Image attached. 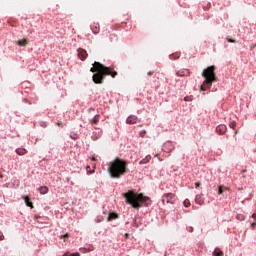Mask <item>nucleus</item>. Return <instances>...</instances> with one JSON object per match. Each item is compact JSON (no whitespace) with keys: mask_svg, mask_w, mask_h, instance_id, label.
Instances as JSON below:
<instances>
[{"mask_svg":"<svg viewBox=\"0 0 256 256\" xmlns=\"http://www.w3.org/2000/svg\"><path fill=\"white\" fill-rule=\"evenodd\" d=\"M90 71L91 73H94L92 76V81L96 85H103V81H105L106 75H110V77H112L113 79L117 77V71L97 61L93 63V67L90 68Z\"/></svg>","mask_w":256,"mask_h":256,"instance_id":"nucleus-1","label":"nucleus"},{"mask_svg":"<svg viewBox=\"0 0 256 256\" xmlns=\"http://www.w3.org/2000/svg\"><path fill=\"white\" fill-rule=\"evenodd\" d=\"M108 173L112 179H121L129 173V162L119 157L115 158L109 163Z\"/></svg>","mask_w":256,"mask_h":256,"instance_id":"nucleus-2","label":"nucleus"},{"mask_svg":"<svg viewBox=\"0 0 256 256\" xmlns=\"http://www.w3.org/2000/svg\"><path fill=\"white\" fill-rule=\"evenodd\" d=\"M126 199V203L131 205L133 209H141L143 207V203H147L149 201V197L144 196L143 194H137L133 191H129L124 194Z\"/></svg>","mask_w":256,"mask_h":256,"instance_id":"nucleus-3","label":"nucleus"},{"mask_svg":"<svg viewBox=\"0 0 256 256\" xmlns=\"http://www.w3.org/2000/svg\"><path fill=\"white\" fill-rule=\"evenodd\" d=\"M202 77H204V81L200 86V91H207V89H211V85L213 83H217V75L215 74V66H209L202 72Z\"/></svg>","mask_w":256,"mask_h":256,"instance_id":"nucleus-4","label":"nucleus"},{"mask_svg":"<svg viewBox=\"0 0 256 256\" xmlns=\"http://www.w3.org/2000/svg\"><path fill=\"white\" fill-rule=\"evenodd\" d=\"M175 201H177V197L173 193H166L162 196V203L165 205L166 203H170V205H174Z\"/></svg>","mask_w":256,"mask_h":256,"instance_id":"nucleus-5","label":"nucleus"},{"mask_svg":"<svg viewBox=\"0 0 256 256\" xmlns=\"http://www.w3.org/2000/svg\"><path fill=\"white\" fill-rule=\"evenodd\" d=\"M178 77H189L191 75V71L189 69H180L176 72Z\"/></svg>","mask_w":256,"mask_h":256,"instance_id":"nucleus-6","label":"nucleus"},{"mask_svg":"<svg viewBox=\"0 0 256 256\" xmlns=\"http://www.w3.org/2000/svg\"><path fill=\"white\" fill-rule=\"evenodd\" d=\"M78 57H79V59H81V61H85V59H87V57H88L87 51L83 48H79L78 49Z\"/></svg>","mask_w":256,"mask_h":256,"instance_id":"nucleus-7","label":"nucleus"},{"mask_svg":"<svg viewBox=\"0 0 256 256\" xmlns=\"http://www.w3.org/2000/svg\"><path fill=\"white\" fill-rule=\"evenodd\" d=\"M227 132V126L225 124H220L216 127V133L223 135Z\"/></svg>","mask_w":256,"mask_h":256,"instance_id":"nucleus-8","label":"nucleus"},{"mask_svg":"<svg viewBox=\"0 0 256 256\" xmlns=\"http://www.w3.org/2000/svg\"><path fill=\"white\" fill-rule=\"evenodd\" d=\"M138 119H139V118H137V116H135V115H130V116L127 118V120H126V123H127L128 125H135V123H137Z\"/></svg>","mask_w":256,"mask_h":256,"instance_id":"nucleus-9","label":"nucleus"},{"mask_svg":"<svg viewBox=\"0 0 256 256\" xmlns=\"http://www.w3.org/2000/svg\"><path fill=\"white\" fill-rule=\"evenodd\" d=\"M101 119V115L97 114L95 115L92 119H90V124L93 125H97V123H99V120Z\"/></svg>","mask_w":256,"mask_h":256,"instance_id":"nucleus-10","label":"nucleus"},{"mask_svg":"<svg viewBox=\"0 0 256 256\" xmlns=\"http://www.w3.org/2000/svg\"><path fill=\"white\" fill-rule=\"evenodd\" d=\"M151 161V155H147L144 159L139 162V165H145Z\"/></svg>","mask_w":256,"mask_h":256,"instance_id":"nucleus-11","label":"nucleus"},{"mask_svg":"<svg viewBox=\"0 0 256 256\" xmlns=\"http://www.w3.org/2000/svg\"><path fill=\"white\" fill-rule=\"evenodd\" d=\"M195 203H197L198 205H203V203H205V201H203V198L201 197L200 194L196 195Z\"/></svg>","mask_w":256,"mask_h":256,"instance_id":"nucleus-12","label":"nucleus"},{"mask_svg":"<svg viewBox=\"0 0 256 256\" xmlns=\"http://www.w3.org/2000/svg\"><path fill=\"white\" fill-rule=\"evenodd\" d=\"M18 45L20 47H27V45H29V41H27V39H22L18 41Z\"/></svg>","mask_w":256,"mask_h":256,"instance_id":"nucleus-13","label":"nucleus"},{"mask_svg":"<svg viewBox=\"0 0 256 256\" xmlns=\"http://www.w3.org/2000/svg\"><path fill=\"white\" fill-rule=\"evenodd\" d=\"M25 204L27 205V207H31V209H33V202H31V199H29V196H26L24 198Z\"/></svg>","mask_w":256,"mask_h":256,"instance_id":"nucleus-14","label":"nucleus"},{"mask_svg":"<svg viewBox=\"0 0 256 256\" xmlns=\"http://www.w3.org/2000/svg\"><path fill=\"white\" fill-rule=\"evenodd\" d=\"M223 191H229V188L221 185L218 187V195H223Z\"/></svg>","mask_w":256,"mask_h":256,"instance_id":"nucleus-15","label":"nucleus"},{"mask_svg":"<svg viewBox=\"0 0 256 256\" xmlns=\"http://www.w3.org/2000/svg\"><path fill=\"white\" fill-rule=\"evenodd\" d=\"M91 29H92L93 33H95V34L99 33V31H100L99 24L97 23V24L92 25Z\"/></svg>","mask_w":256,"mask_h":256,"instance_id":"nucleus-16","label":"nucleus"},{"mask_svg":"<svg viewBox=\"0 0 256 256\" xmlns=\"http://www.w3.org/2000/svg\"><path fill=\"white\" fill-rule=\"evenodd\" d=\"M16 153L17 155H25L27 153V150L25 148H17Z\"/></svg>","mask_w":256,"mask_h":256,"instance_id":"nucleus-17","label":"nucleus"},{"mask_svg":"<svg viewBox=\"0 0 256 256\" xmlns=\"http://www.w3.org/2000/svg\"><path fill=\"white\" fill-rule=\"evenodd\" d=\"M49 188H47L46 186H42L39 188V192L41 193V195H45L46 193H48Z\"/></svg>","mask_w":256,"mask_h":256,"instance_id":"nucleus-18","label":"nucleus"},{"mask_svg":"<svg viewBox=\"0 0 256 256\" xmlns=\"http://www.w3.org/2000/svg\"><path fill=\"white\" fill-rule=\"evenodd\" d=\"M117 217H118L117 214L115 212H112L108 216V221H113V220L117 219Z\"/></svg>","mask_w":256,"mask_h":256,"instance_id":"nucleus-19","label":"nucleus"},{"mask_svg":"<svg viewBox=\"0 0 256 256\" xmlns=\"http://www.w3.org/2000/svg\"><path fill=\"white\" fill-rule=\"evenodd\" d=\"M214 256H223V251H221V249L216 248L213 252Z\"/></svg>","mask_w":256,"mask_h":256,"instance_id":"nucleus-20","label":"nucleus"},{"mask_svg":"<svg viewBox=\"0 0 256 256\" xmlns=\"http://www.w3.org/2000/svg\"><path fill=\"white\" fill-rule=\"evenodd\" d=\"M229 127H230L231 129H235V127H237V122L231 121V122L229 123Z\"/></svg>","mask_w":256,"mask_h":256,"instance_id":"nucleus-21","label":"nucleus"},{"mask_svg":"<svg viewBox=\"0 0 256 256\" xmlns=\"http://www.w3.org/2000/svg\"><path fill=\"white\" fill-rule=\"evenodd\" d=\"M183 203L185 207H191V202L189 201V199H185Z\"/></svg>","mask_w":256,"mask_h":256,"instance_id":"nucleus-22","label":"nucleus"},{"mask_svg":"<svg viewBox=\"0 0 256 256\" xmlns=\"http://www.w3.org/2000/svg\"><path fill=\"white\" fill-rule=\"evenodd\" d=\"M171 59H179V54H172Z\"/></svg>","mask_w":256,"mask_h":256,"instance_id":"nucleus-23","label":"nucleus"},{"mask_svg":"<svg viewBox=\"0 0 256 256\" xmlns=\"http://www.w3.org/2000/svg\"><path fill=\"white\" fill-rule=\"evenodd\" d=\"M61 239H64V241L69 239V234H65V235L61 236Z\"/></svg>","mask_w":256,"mask_h":256,"instance_id":"nucleus-24","label":"nucleus"},{"mask_svg":"<svg viewBox=\"0 0 256 256\" xmlns=\"http://www.w3.org/2000/svg\"><path fill=\"white\" fill-rule=\"evenodd\" d=\"M228 43H235L236 41L234 39L228 38L227 39Z\"/></svg>","mask_w":256,"mask_h":256,"instance_id":"nucleus-25","label":"nucleus"},{"mask_svg":"<svg viewBox=\"0 0 256 256\" xmlns=\"http://www.w3.org/2000/svg\"><path fill=\"white\" fill-rule=\"evenodd\" d=\"M195 187H196V189L199 188V187H201V182H196V183H195Z\"/></svg>","mask_w":256,"mask_h":256,"instance_id":"nucleus-26","label":"nucleus"},{"mask_svg":"<svg viewBox=\"0 0 256 256\" xmlns=\"http://www.w3.org/2000/svg\"><path fill=\"white\" fill-rule=\"evenodd\" d=\"M3 239H5V236L3 235L2 232H0V241H3Z\"/></svg>","mask_w":256,"mask_h":256,"instance_id":"nucleus-27","label":"nucleus"},{"mask_svg":"<svg viewBox=\"0 0 256 256\" xmlns=\"http://www.w3.org/2000/svg\"><path fill=\"white\" fill-rule=\"evenodd\" d=\"M146 133H147V132L144 130V131H141V132H140V135H141L142 137H144Z\"/></svg>","mask_w":256,"mask_h":256,"instance_id":"nucleus-28","label":"nucleus"},{"mask_svg":"<svg viewBox=\"0 0 256 256\" xmlns=\"http://www.w3.org/2000/svg\"><path fill=\"white\" fill-rule=\"evenodd\" d=\"M154 73H155L154 71H149L148 72L149 77H151V75H153Z\"/></svg>","mask_w":256,"mask_h":256,"instance_id":"nucleus-29","label":"nucleus"},{"mask_svg":"<svg viewBox=\"0 0 256 256\" xmlns=\"http://www.w3.org/2000/svg\"><path fill=\"white\" fill-rule=\"evenodd\" d=\"M57 125L58 127H63V122H58Z\"/></svg>","mask_w":256,"mask_h":256,"instance_id":"nucleus-30","label":"nucleus"},{"mask_svg":"<svg viewBox=\"0 0 256 256\" xmlns=\"http://www.w3.org/2000/svg\"><path fill=\"white\" fill-rule=\"evenodd\" d=\"M251 227H252V229H255V227H256V222L252 223V224H251Z\"/></svg>","mask_w":256,"mask_h":256,"instance_id":"nucleus-31","label":"nucleus"},{"mask_svg":"<svg viewBox=\"0 0 256 256\" xmlns=\"http://www.w3.org/2000/svg\"><path fill=\"white\" fill-rule=\"evenodd\" d=\"M252 217H253V219H255V220H256V214H253V215H252Z\"/></svg>","mask_w":256,"mask_h":256,"instance_id":"nucleus-32","label":"nucleus"},{"mask_svg":"<svg viewBox=\"0 0 256 256\" xmlns=\"http://www.w3.org/2000/svg\"><path fill=\"white\" fill-rule=\"evenodd\" d=\"M86 169H87V171H89V169H91V167H90V166H87Z\"/></svg>","mask_w":256,"mask_h":256,"instance_id":"nucleus-33","label":"nucleus"},{"mask_svg":"<svg viewBox=\"0 0 256 256\" xmlns=\"http://www.w3.org/2000/svg\"><path fill=\"white\" fill-rule=\"evenodd\" d=\"M126 237H129V234H126Z\"/></svg>","mask_w":256,"mask_h":256,"instance_id":"nucleus-34","label":"nucleus"},{"mask_svg":"<svg viewBox=\"0 0 256 256\" xmlns=\"http://www.w3.org/2000/svg\"><path fill=\"white\" fill-rule=\"evenodd\" d=\"M235 135H237V131H235Z\"/></svg>","mask_w":256,"mask_h":256,"instance_id":"nucleus-35","label":"nucleus"},{"mask_svg":"<svg viewBox=\"0 0 256 256\" xmlns=\"http://www.w3.org/2000/svg\"><path fill=\"white\" fill-rule=\"evenodd\" d=\"M190 231H193V228H191Z\"/></svg>","mask_w":256,"mask_h":256,"instance_id":"nucleus-36","label":"nucleus"},{"mask_svg":"<svg viewBox=\"0 0 256 256\" xmlns=\"http://www.w3.org/2000/svg\"><path fill=\"white\" fill-rule=\"evenodd\" d=\"M190 231H193V228H191Z\"/></svg>","mask_w":256,"mask_h":256,"instance_id":"nucleus-37","label":"nucleus"}]
</instances>
